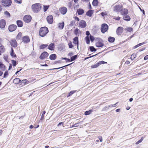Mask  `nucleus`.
<instances>
[{"mask_svg":"<svg viewBox=\"0 0 148 148\" xmlns=\"http://www.w3.org/2000/svg\"><path fill=\"white\" fill-rule=\"evenodd\" d=\"M99 65L98 64V63H96V64L93 65H92V66H91V68H92V69H93V68H96L97 67H98V66H99Z\"/></svg>","mask_w":148,"mask_h":148,"instance_id":"e433bc0d","label":"nucleus"},{"mask_svg":"<svg viewBox=\"0 0 148 148\" xmlns=\"http://www.w3.org/2000/svg\"><path fill=\"white\" fill-rule=\"evenodd\" d=\"M92 112V110H90L89 111H86L84 113V114L86 115H87L90 114Z\"/></svg>","mask_w":148,"mask_h":148,"instance_id":"7c9ffc66","label":"nucleus"},{"mask_svg":"<svg viewBox=\"0 0 148 148\" xmlns=\"http://www.w3.org/2000/svg\"><path fill=\"white\" fill-rule=\"evenodd\" d=\"M98 3L97 0H94L92 2V4L94 6H97Z\"/></svg>","mask_w":148,"mask_h":148,"instance_id":"cd10ccee","label":"nucleus"},{"mask_svg":"<svg viewBox=\"0 0 148 148\" xmlns=\"http://www.w3.org/2000/svg\"><path fill=\"white\" fill-rule=\"evenodd\" d=\"M67 9L65 7H62L60 8L59 10L60 13L63 14H65L67 11Z\"/></svg>","mask_w":148,"mask_h":148,"instance_id":"f8f14e48","label":"nucleus"},{"mask_svg":"<svg viewBox=\"0 0 148 148\" xmlns=\"http://www.w3.org/2000/svg\"><path fill=\"white\" fill-rule=\"evenodd\" d=\"M12 65L13 66H16V61L12 60Z\"/></svg>","mask_w":148,"mask_h":148,"instance_id":"c03bdc74","label":"nucleus"},{"mask_svg":"<svg viewBox=\"0 0 148 148\" xmlns=\"http://www.w3.org/2000/svg\"><path fill=\"white\" fill-rule=\"evenodd\" d=\"M5 21L4 20L1 19L0 21V27L1 28H4L5 26Z\"/></svg>","mask_w":148,"mask_h":148,"instance_id":"ddd939ff","label":"nucleus"},{"mask_svg":"<svg viewBox=\"0 0 148 148\" xmlns=\"http://www.w3.org/2000/svg\"><path fill=\"white\" fill-rule=\"evenodd\" d=\"M46 113V112L45 111H44L42 113V115H41V117L40 119V120H41L42 119H44V115Z\"/></svg>","mask_w":148,"mask_h":148,"instance_id":"ea45409f","label":"nucleus"},{"mask_svg":"<svg viewBox=\"0 0 148 148\" xmlns=\"http://www.w3.org/2000/svg\"><path fill=\"white\" fill-rule=\"evenodd\" d=\"M73 43L75 44H76L77 45V48L78 49V37H76L74 38L73 39Z\"/></svg>","mask_w":148,"mask_h":148,"instance_id":"6ab92c4d","label":"nucleus"},{"mask_svg":"<svg viewBox=\"0 0 148 148\" xmlns=\"http://www.w3.org/2000/svg\"><path fill=\"white\" fill-rule=\"evenodd\" d=\"M136 57V54H133L132 55L131 57V59L132 60H134Z\"/></svg>","mask_w":148,"mask_h":148,"instance_id":"a19ab883","label":"nucleus"},{"mask_svg":"<svg viewBox=\"0 0 148 148\" xmlns=\"http://www.w3.org/2000/svg\"><path fill=\"white\" fill-rule=\"evenodd\" d=\"M54 47L55 44L53 43H51L49 45L48 48L51 50H54Z\"/></svg>","mask_w":148,"mask_h":148,"instance_id":"a211bd4d","label":"nucleus"},{"mask_svg":"<svg viewBox=\"0 0 148 148\" xmlns=\"http://www.w3.org/2000/svg\"><path fill=\"white\" fill-rule=\"evenodd\" d=\"M101 14L102 16H104L105 15H106L104 12H102L101 13Z\"/></svg>","mask_w":148,"mask_h":148,"instance_id":"774afa93","label":"nucleus"},{"mask_svg":"<svg viewBox=\"0 0 148 148\" xmlns=\"http://www.w3.org/2000/svg\"><path fill=\"white\" fill-rule=\"evenodd\" d=\"M99 139L100 141V142H102V138L101 136H99Z\"/></svg>","mask_w":148,"mask_h":148,"instance_id":"680f3d73","label":"nucleus"},{"mask_svg":"<svg viewBox=\"0 0 148 148\" xmlns=\"http://www.w3.org/2000/svg\"><path fill=\"white\" fill-rule=\"evenodd\" d=\"M86 43L87 44H89L90 43L89 38L88 36H87L86 37Z\"/></svg>","mask_w":148,"mask_h":148,"instance_id":"37998d69","label":"nucleus"},{"mask_svg":"<svg viewBox=\"0 0 148 148\" xmlns=\"http://www.w3.org/2000/svg\"><path fill=\"white\" fill-rule=\"evenodd\" d=\"M148 59V55L145 56L144 58V60H146Z\"/></svg>","mask_w":148,"mask_h":148,"instance_id":"69168bd1","label":"nucleus"},{"mask_svg":"<svg viewBox=\"0 0 148 148\" xmlns=\"http://www.w3.org/2000/svg\"><path fill=\"white\" fill-rule=\"evenodd\" d=\"M2 5L6 7L10 6L12 2L11 0H2Z\"/></svg>","mask_w":148,"mask_h":148,"instance_id":"7ed1b4c3","label":"nucleus"},{"mask_svg":"<svg viewBox=\"0 0 148 148\" xmlns=\"http://www.w3.org/2000/svg\"><path fill=\"white\" fill-rule=\"evenodd\" d=\"M10 43L12 46L14 47H16L17 46V42L15 40H11Z\"/></svg>","mask_w":148,"mask_h":148,"instance_id":"dca6fc26","label":"nucleus"},{"mask_svg":"<svg viewBox=\"0 0 148 148\" xmlns=\"http://www.w3.org/2000/svg\"><path fill=\"white\" fill-rule=\"evenodd\" d=\"M32 17L30 15H26L23 18L24 21L26 23L30 22L31 20Z\"/></svg>","mask_w":148,"mask_h":148,"instance_id":"39448f33","label":"nucleus"},{"mask_svg":"<svg viewBox=\"0 0 148 148\" xmlns=\"http://www.w3.org/2000/svg\"><path fill=\"white\" fill-rule=\"evenodd\" d=\"M73 55V53L72 52H71L68 53V56H71Z\"/></svg>","mask_w":148,"mask_h":148,"instance_id":"e2e57ef3","label":"nucleus"},{"mask_svg":"<svg viewBox=\"0 0 148 148\" xmlns=\"http://www.w3.org/2000/svg\"><path fill=\"white\" fill-rule=\"evenodd\" d=\"M48 46V45L47 44L46 45H41L40 47V49H43L47 47Z\"/></svg>","mask_w":148,"mask_h":148,"instance_id":"72a5a7b5","label":"nucleus"},{"mask_svg":"<svg viewBox=\"0 0 148 148\" xmlns=\"http://www.w3.org/2000/svg\"><path fill=\"white\" fill-rule=\"evenodd\" d=\"M27 81V80L26 79H25L22 80L21 82L22 83H23L24 84H25L26 83Z\"/></svg>","mask_w":148,"mask_h":148,"instance_id":"6e6d98bb","label":"nucleus"},{"mask_svg":"<svg viewBox=\"0 0 148 148\" xmlns=\"http://www.w3.org/2000/svg\"><path fill=\"white\" fill-rule=\"evenodd\" d=\"M47 19L48 23L51 24L53 22V17L52 15H50L48 16L47 18Z\"/></svg>","mask_w":148,"mask_h":148,"instance_id":"f3484780","label":"nucleus"},{"mask_svg":"<svg viewBox=\"0 0 148 148\" xmlns=\"http://www.w3.org/2000/svg\"><path fill=\"white\" fill-rule=\"evenodd\" d=\"M123 19L127 21H129L130 20V18L129 15H126L125 16H123Z\"/></svg>","mask_w":148,"mask_h":148,"instance_id":"a878e982","label":"nucleus"},{"mask_svg":"<svg viewBox=\"0 0 148 148\" xmlns=\"http://www.w3.org/2000/svg\"><path fill=\"white\" fill-rule=\"evenodd\" d=\"M64 26V23L63 22L62 23H60L59 24H58V27L60 29H62Z\"/></svg>","mask_w":148,"mask_h":148,"instance_id":"c85d7f7f","label":"nucleus"},{"mask_svg":"<svg viewBox=\"0 0 148 148\" xmlns=\"http://www.w3.org/2000/svg\"><path fill=\"white\" fill-rule=\"evenodd\" d=\"M75 21H72L70 24L69 25L70 26H72L74 25L75 24Z\"/></svg>","mask_w":148,"mask_h":148,"instance_id":"09e8293b","label":"nucleus"},{"mask_svg":"<svg viewBox=\"0 0 148 148\" xmlns=\"http://www.w3.org/2000/svg\"><path fill=\"white\" fill-rule=\"evenodd\" d=\"M109 108H108V106H106L105 107L103 108L102 109V111H104L107 110H108Z\"/></svg>","mask_w":148,"mask_h":148,"instance_id":"603ef678","label":"nucleus"},{"mask_svg":"<svg viewBox=\"0 0 148 148\" xmlns=\"http://www.w3.org/2000/svg\"><path fill=\"white\" fill-rule=\"evenodd\" d=\"M21 82V80L18 78H16L13 81V83L15 84H18Z\"/></svg>","mask_w":148,"mask_h":148,"instance_id":"4be33fe9","label":"nucleus"},{"mask_svg":"<svg viewBox=\"0 0 148 148\" xmlns=\"http://www.w3.org/2000/svg\"><path fill=\"white\" fill-rule=\"evenodd\" d=\"M17 25L18 27H21L23 26V23L22 21L18 20L16 22Z\"/></svg>","mask_w":148,"mask_h":148,"instance_id":"5701e85b","label":"nucleus"},{"mask_svg":"<svg viewBox=\"0 0 148 148\" xmlns=\"http://www.w3.org/2000/svg\"><path fill=\"white\" fill-rule=\"evenodd\" d=\"M16 27L17 26L16 25H12L9 26L8 29L10 32H12L14 31Z\"/></svg>","mask_w":148,"mask_h":148,"instance_id":"9b49d317","label":"nucleus"},{"mask_svg":"<svg viewBox=\"0 0 148 148\" xmlns=\"http://www.w3.org/2000/svg\"><path fill=\"white\" fill-rule=\"evenodd\" d=\"M0 49H1V50H2V51L3 52L4 51V47L3 46H1L0 47Z\"/></svg>","mask_w":148,"mask_h":148,"instance_id":"13d9d810","label":"nucleus"},{"mask_svg":"<svg viewBox=\"0 0 148 148\" xmlns=\"http://www.w3.org/2000/svg\"><path fill=\"white\" fill-rule=\"evenodd\" d=\"M108 26L105 23L102 24L101 29V32L103 33H104L108 30Z\"/></svg>","mask_w":148,"mask_h":148,"instance_id":"20e7f679","label":"nucleus"},{"mask_svg":"<svg viewBox=\"0 0 148 148\" xmlns=\"http://www.w3.org/2000/svg\"><path fill=\"white\" fill-rule=\"evenodd\" d=\"M122 7L120 5H116L114 6L113 10L115 12H120Z\"/></svg>","mask_w":148,"mask_h":148,"instance_id":"0eeeda50","label":"nucleus"},{"mask_svg":"<svg viewBox=\"0 0 148 148\" xmlns=\"http://www.w3.org/2000/svg\"><path fill=\"white\" fill-rule=\"evenodd\" d=\"M49 55L48 53L45 51L43 52L40 57V58L41 59H44L47 57Z\"/></svg>","mask_w":148,"mask_h":148,"instance_id":"1a4fd4ad","label":"nucleus"},{"mask_svg":"<svg viewBox=\"0 0 148 148\" xmlns=\"http://www.w3.org/2000/svg\"><path fill=\"white\" fill-rule=\"evenodd\" d=\"M49 7L48 5H44L43 7V10L44 12L46 11L48 9Z\"/></svg>","mask_w":148,"mask_h":148,"instance_id":"58836bf2","label":"nucleus"},{"mask_svg":"<svg viewBox=\"0 0 148 148\" xmlns=\"http://www.w3.org/2000/svg\"><path fill=\"white\" fill-rule=\"evenodd\" d=\"M90 40L92 42L95 39L94 37L91 35H90Z\"/></svg>","mask_w":148,"mask_h":148,"instance_id":"8fccbe9b","label":"nucleus"},{"mask_svg":"<svg viewBox=\"0 0 148 148\" xmlns=\"http://www.w3.org/2000/svg\"><path fill=\"white\" fill-rule=\"evenodd\" d=\"M79 30V29H78L76 28L75 30V34H77L78 33Z\"/></svg>","mask_w":148,"mask_h":148,"instance_id":"bf43d9fd","label":"nucleus"},{"mask_svg":"<svg viewBox=\"0 0 148 148\" xmlns=\"http://www.w3.org/2000/svg\"><path fill=\"white\" fill-rule=\"evenodd\" d=\"M31 7L33 11L36 13L38 12L41 8L40 4L39 3H36L33 5Z\"/></svg>","mask_w":148,"mask_h":148,"instance_id":"f257e3e1","label":"nucleus"},{"mask_svg":"<svg viewBox=\"0 0 148 148\" xmlns=\"http://www.w3.org/2000/svg\"><path fill=\"white\" fill-rule=\"evenodd\" d=\"M0 69L3 71H5L6 69L5 66L0 62Z\"/></svg>","mask_w":148,"mask_h":148,"instance_id":"393cba45","label":"nucleus"},{"mask_svg":"<svg viewBox=\"0 0 148 148\" xmlns=\"http://www.w3.org/2000/svg\"><path fill=\"white\" fill-rule=\"evenodd\" d=\"M108 40L110 42H113L114 41L115 38L113 37L110 36L108 37Z\"/></svg>","mask_w":148,"mask_h":148,"instance_id":"bb28decb","label":"nucleus"},{"mask_svg":"<svg viewBox=\"0 0 148 148\" xmlns=\"http://www.w3.org/2000/svg\"><path fill=\"white\" fill-rule=\"evenodd\" d=\"M77 55H75L71 57V61H73L75 60L77 58Z\"/></svg>","mask_w":148,"mask_h":148,"instance_id":"473e14b6","label":"nucleus"},{"mask_svg":"<svg viewBox=\"0 0 148 148\" xmlns=\"http://www.w3.org/2000/svg\"><path fill=\"white\" fill-rule=\"evenodd\" d=\"M125 29L128 32H131L133 30L132 28L131 27H127V28Z\"/></svg>","mask_w":148,"mask_h":148,"instance_id":"c9c22d12","label":"nucleus"},{"mask_svg":"<svg viewBox=\"0 0 148 148\" xmlns=\"http://www.w3.org/2000/svg\"><path fill=\"white\" fill-rule=\"evenodd\" d=\"M4 14L6 15L8 17H9L10 16V13L8 11H6L4 12Z\"/></svg>","mask_w":148,"mask_h":148,"instance_id":"79ce46f5","label":"nucleus"},{"mask_svg":"<svg viewBox=\"0 0 148 148\" xmlns=\"http://www.w3.org/2000/svg\"><path fill=\"white\" fill-rule=\"evenodd\" d=\"M120 12L121 14L123 16H125L128 13V10L127 9H123L122 8Z\"/></svg>","mask_w":148,"mask_h":148,"instance_id":"6e6552de","label":"nucleus"},{"mask_svg":"<svg viewBox=\"0 0 148 148\" xmlns=\"http://www.w3.org/2000/svg\"><path fill=\"white\" fill-rule=\"evenodd\" d=\"M123 28L121 27H118L116 32L117 34L120 35L123 32Z\"/></svg>","mask_w":148,"mask_h":148,"instance_id":"4468645a","label":"nucleus"},{"mask_svg":"<svg viewBox=\"0 0 148 148\" xmlns=\"http://www.w3.org/2000/svg\"><path fill=\"white\" fill-rule=\"evenodd\" d=\"M23 41L25 43H28L30 41V39L28 36H25L23 38Z\"/></svg>","mask_w":148,"mask_h":148,"instance_id":"2eb2a0df","label":"nucleus"},{"mask_svg":"<svg viewBox=\"0 0 148 148\" xmlns=\"http://www.w3.org/2000/svg\"><path fill=\"white\" fill-rule=\"evenodd\" d=\"M49 30L46 27H42L40 28L39 31L40 36L41 37H44L48 32Z\"/></svg>","mask_w":148,"mask_h":148,"instance_id":"f03ea898","label":"nucleus"},{"mask_svg":"<svg viewBox=\"0 0 148 148\" xmlns=\"http://www.w3.org/2000/svg\"><path fill=\"white\" fill-rule=\"evenodd\" d=\"M8 75V71H6L5 72L3 76V77L4 78H5L7 77V76Z\"/></svg>","mask_w":148,"mask_h":148,"instance_id":"de8ad7c7","label":"nucleus"},{"mask_svg":"<svg viewBox=\"0 0 148 148\" xmlns=\"http://www.w3.org/2000/svg\"><path fill=\"white\" fill-rule=\"evenodd\" d=\"M143 140V137H142L141 138L140 140H139L136 143V144L138 145L139 143H140L142 142V141Z\"/></svg>","mask_w":148,"mask_h":148,"instance_id":"4c0bfd02","label":"nucleus"},{"mask_svg":"<svg viewBox=\"0 0 148 148\" xmlns=\"http://www.w3.org/2000/svg\"><path fill=\"white\" fill-rule=\"evenodd\" d=\"M93 13V11L92 10H90L86 13V15L90 17Z\"/></svg>","mask_w":148,"mask_h":148,"instance_id":"aec40b11","label":"nucleus"},{"mask_svg":"<svg viewBox=\"0 0 148 148\" xmlns=\"http://www.w3.org/2000/svg\"><path fill=\"white\" fill-rule=\"evenodd\" d=\"M14 51L12 48V51L10 53V55L12 56H13L14 57H15L16 55L15 54L14 55Z\"/></svg>","mask_w":148,"mask_h":148,"instance_id":"49530a36","label":"nucleus"},{"mask_svg":"<svg viewBox=\"0 0 148 148\" xmlns=\"http://www.w3.org/2000/svg\"><path fill=\"white\" fill-rule=\"evenodd\" d=\"M103 41L101 39L99 40L96 43V46L98 47H102L104 45L103 43Z\"/></svg>","mask_w":148,"mask_h":148,"instance_id":"423d86ee","label":"nucleus"},{"mask_svg":"<svg viewBox=\"0 0 148 148\" xmlns=\"http://www.w3.org/2000/svg\"><path fill=\"white\" fill-rule=\"evenodd\" d=\"M140 46V44H138V45H136L134 47V49H135V48H136Z\"/></svg>","mask_w":148,"mask_h":148,"instance_id":"0e129e2a","label":"nucleus"},{"mask_svg":"<svg viewBox=\"0 0 148 148\" xmlns=\"http://www.w3.org/2000/svg\"><path fill=\"white\" fill-rule=\"evenodd\" d=\"M79 25L81 28L85 27L86 26V23L85 21L84 20L81 21L79 23Z\"/></svg>","mask_w":148,"mask_h":148,"instance_id":"9d476101","label":"nucleus"},{"mask_svg":"<svg viewBox=\"0 0 148 148\" xmlns=\"http://www.w3.org/2000/svg\"><path fill=\"white\" fill-rule=\"evenodd\" d=\"M114 19H115L116 20H119L120 19V17L119 16L116 17L115 18H114Z\"/></svg>","mask_w":148,"mask_h":148,"instance_id":"052dcab7","label":"nucleus"},{"mask_svg":"<svg viewBox=\"0 0 148 148\" xmlns=\"http://www.w3.org/2000/svg\"><path fill=\"white\" fill-rule=\"evenodd\" d=\"M70 64H68V65H66L65 66H63L62 67H59V68H55V69H51V70H54V69H60L61 68H63V67H65L66 66H69V65Z\"/></svg>","mask_w":148,"mask_h":148,"instance_id":"5fc2aeb1","label":"nucleus"},{"mask_svg":"<svg viewBox=\"0 0 148 148\" xmlns=\"http://www.w3.org/2000/svg\"><path fill=\"white\" fill-rule=\"evenodd\" d=\"M15 2L18 3H21V0H14Z\"/></svg>","mask_w":148,"mask_h":148,"instance_id":"864d4df0","label":"nucleus"},{"mask_svg":"<svg viewBox=\"0 0 148 148\" xmlns=\"http://www.w3.org/2000/svg\"><path fill=\"white\" fill-rule=\"evenodd\" d=\"M22 34L21 32H19L18 33L16 36V39L18 40H19L21 38L22 36Z\"/></svg>","mask_w":148,"mask_h":148,"instance_id":"c756f323","label":"nucleus"},{"mask_svg":"<svg viewBox=\"0 0 148 148\" xmlns=\"http://www.w3.org/2000/svg\"><path fill=\"white\" fill-rule=\"evenodd\" d=\"M90 34L89 32L88 31H87L86 32V35L88 36Z\"/></svg>","mask_w":148,"mask_h":148,"instance_id":"338daca9","label":"nucleus"},{"mask_svg":"<svg viewBox=\"0 0 148 148\" xmlns=\"http://www.w3.org/2000/svg\"><path fill=\"white\" fill-rule=\"evenodd\" d=\"M78 123H77L75 124L74 125H73L71 127H77L78 126V125H77V124Z\"/></svg>","mask_w":148,"mask_h":148,"instance_id":"4d7b16f0","label":"nucleus"},{"mask_svg":"<svg viewBox=\"0 0 148 148\" xmlns=\"http://www.w3.org/2000/svg\"><path fill=\"white\" fill-rule=\"evenodd\" d=\"M77 12L79 15H82L84 13V11L81 9H79L77 10Z\"/></svg>","mask_w":148,"mask_h":148,"instance_id":"412c9836","label":"nucleus"},{"mask_svg":"<svg viewBox=\"0 0 148 148\" xmlns=\"http://www.w3.org/2000/svg\"><path fill=\"white\" fill-rule=\"evenodd\" d=\"M75 91H76L75 90H73L70 92L69 93V95L67 96V97H68L72 95L75 92Z\"/></svg>","mask_w":148,"mask_h":148,"instance_id":"f704fd0d","label":"nucleus"},{"mask_svg":"<svg viewBox=\"0 0 148 148\" xmlns=\"http://www.w3.org/2000/svg\"><path fill=\"white\" fill-rule=\"evenodd\" d=\"M90 49L91 52L96 51V49H95L93 46L90 47Z\"/></svg>","mask_w":148,"mask_h":148,"instance_id":"2f4dec72","label":"nucleus"},{"mask_svg":"<svg viewBox=\"0 0 148 148\" xmlns=\"http://www.w3.org/2000/svg\"><path fill=\"white\" fill-rule=\"evenodd\" d=\"M56 58V56L55 54H53L49 56V58L52 60H55Z\"/></svg>","mask_w":148,"mask_h":148,"instance_id":"b1692460","label":"nucleus"},{"mask_svg":"<svg viewBox=\"0 0 148 148\" xmlns=\"http://www.w3.org/2000/svg\"><path fill=\"white\" fill-rule=\"evenodd\" d=\"M69 47L70 48H72L73 47V46L72 45V42H70L69 43Z\"/></svg>","mask_w":148,"mask_h":148,"instance_id":"3c124183","label":"nucleus"},{"mask_svg":"<svg viewBox=\"0 0 148 148\" xmlns=\"http://www.w3.org/2000/svg\"><path fill=\"white\" fill-rule=\"evenodd\" d=\"M98 64L99 65V66L101 64H105V63H107V62H105L103 61H99V62H98Z\"/></svg>","mask_w":148,"mask_h":148,"instance_id":"a18cd8bd","label":"nucleus"}]
</instances>
